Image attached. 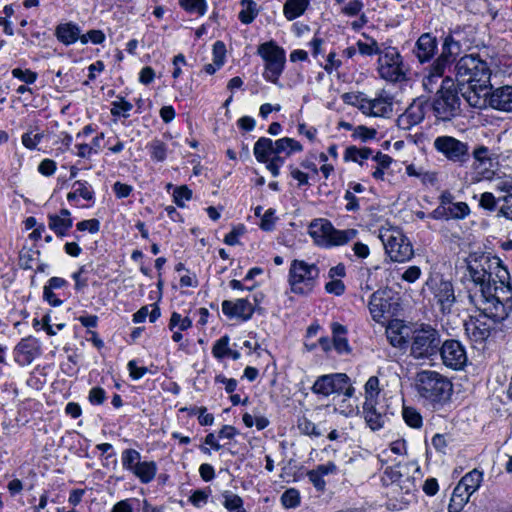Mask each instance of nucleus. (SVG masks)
Wrapping results in <instances>:
<instances>
[{
    "label": "nucleus",
    "mask_w": 512,
    "mask_h": 512,
    "mask_svg": "<svg viewBox=\"0 0 512 512\" xmlns=\"http://www.w3.org/2000/svg\"><path fill=\"white\" fill-rule=\"evenodd\" d=\"M403 479V475L400 471V466L396 465L394 467H387L384 471L383 481L386 482L390 480L391 487L393 485L399 483Z\"/></svg>",
    "instance_id": "nucleus-54"
},
{
    "label": "nucleus",
    "mask_w": 512,
    "mask_h": 512,
    "mask_svg": "<svg viewBox=\"0 0 512 512\" xmlns=\"http://www.w3.org/2000/svg\"><path fill=\"white\" fill-rule=\"evenodd\" d=\"M431 289L434 299L442 314H450L456 303V296L452 282L444 279L431 278L426 282Z\"/></svg>",
    "instance_id": "nucleus-13"
},
{
    "label": "nucleus",
    "mask_w": 512,
    "mask_h": 512,
    "mask_svg": "<svg viewBox=\"0 0 512 512\" xmlns=\"http://www.w3.org/2000/svg\"><path fill=\"white\" fill-rule=\"evenodd\" d=\"M368 306L373 320L378 323H384L393 316L392 303L385 291L374 292Z\"/></svg>",
    "instance_id": "nucleus-16"
},
{
    "label": "nucleus",
    "mask_w": 512,
    "mask_h": 512,
    "mask_svg": "<svg viewBox=\"0 0 512 512\" xmlns=\"http://www.w3.org/2000/svg\"><path fill=\"white\" fill-rule=\"evenodd\" d=\"M415 387L421 398L431 404H443L449 400L453 386L436 371L423 370L417 373Z\"/></svg>",
    "instance_id": "nucleus-2"
},
{
    "label": "nucleus",
    "mask_w": 512,
    "mask_h": 512,
    "mask_svg": "<svg viewBox=\"0 0 512 512\" xmlns=\"http://www.w3.org/2000/svg\"><path fill=\"white\" fill-rule=\"evenodd\" d=\"M494 263L497 265V268H498V271L496 273V277L499 279V282L501 283V287H498V294L500 295L501 297V300H503V298L507 297V294H502L500 289L501 288H507V287H510V283L508 282L506 285H505V281L506 280H509L510 276H509V272L508 270L505 268V267H502L501 266V263H500V259L499 258H494L493 259ZM510 293L512 294V291L510 290Z\"/></svg>",
    "instance_id": "nucleus-49"
},
{
    "label": "nucleus",
    "mask_w": 512,
    "mask_h": 512,
    "mask_svg": "<svg viewBox=\"0 0 512 512\" xmlns=\"http://www.w3.org/2000/svg\"><path fill=\"white\" fill-rule=\"evenodd\" d=\"M392 99L388 96L372 99L374 117H385L392 112Z\"/></svg>",
    "instance_id": "nucleus-35"
},
{
    "label": "nucleus",
    "mask_w": 512,
    "mask_h": 512,
    "mask_svg": "<svg viewBox=\"0 0 512 512\" xmlns=\"http://www.w3.org/2000/svg\"><path fill=\"white\" fill-rule=\"evenodd\" d=\"M437 50V40L429 33L422 34L415 45L414 53L421 63L429 61Z\"/></svg>",
    "instance_id": "nucleus-21"
},
{
    "label": "nucleus",
    "mask_w": 512,
    "mask_h": 512,
    "mask_svg": "<svg viewBox=\"0 0 512 512\" xmlns=\"http://www.w3.org/2000/svg\"><path fill=\"white\" fill-rule=\"evenodd\" d=\"M408 338L410 356L414 359H432L438 355L442 339L440 332L432 325H416Z\"/></svg>",
    "instance_id": "nucleus-3"
},
{
    "label": "nucleus",
    "mask_w": 512,
    "mask_h": 512,
    "mask_svg": "<svg viewBox=\"0 0 512 512\" xmlns=\"http://www.w3.org/2000/svg\"><path fill=\"white\" fill-rule=\"evenodd\" d=\"M489 105L494 109L512 112V86H503L492 91Z\"/></svg>",
    "instance_id": "nucleus-22"
},
{
    "label": "nucleus",
    "mask_w": 512,
    "mask_h": 512,
    "mask_svg": "<svg viewBox=\"0 0 512 512\" xmlns=\"http://www.w3.org/2000/svg\"><path fill=\"white\" fill-rule=\"evenodd\" d=\"M243 9L239 12V20L243 24H250L258 14L257 5L253 0H242Z\"/></svg>",
    "instance_id": "nucleus-38"
},
{
    "label": "nucleus",
    "mask_w": 512,
    "mask_h": 512,
    "mask_svg": "<svg viewBox=\"0 0 512 512\" xmlns=\"http://www.w3.org/2000/svg\"><path fill=\"white\" fill-rule=\"evenodd\" d=\"M157 466L153 461L140 462L132 472L142 483H150L156 475Z\"/></svg>",
    "instance_id": "nucleus-31"
},
{
    "label": "nucleus",
    "mask_w": 512,
    "mask_h": 512,
    "mask_svg": "<svg viewBox=\"0 0 512 512\" xmlns=\"http://www.w3.org/2000/svg\"><path fill=\"white\" fill-rule=\"evenodd\" d=\"M303 146L293 138L284 137L275 141L274 154L290 156L294 152H300Z\"/></svg>",
    "instance_id": "nucleus-30"
},
{
    "label": "nucleus",
    "mask_w": 512,
    "mask_h": 512,
    "mask_svg": "<svg viewBox=\"0 0 512 512\" xmlns=\"http://www.w3.org/2000/svg\"><path fill=\"white\" fill-rule=\"evenodd\" d=\"M222 497L224 499L223 505L229 512H246L243 508V500L237 494L224 491Z\"/></svg>",
    "instance_id": "nucleus-37"
},
{
    "label": "nucleus",
    "mask_w": 512,
    "mask_h": 512,
    "mask_svg": "<svg viewBox=\"0 0 512 512\" xmlns=\"http://www.w3.org/2000/svg\"><path fill=\"white\" fill-rule=\"evenodd\" d=\"M363 37H365L368 40V42H363L361 40L357 42V48L359 53L367 56H372L376 54L380 56V54L383 51L379 48L377 41L374 40L373 38L368 37L366 34H363Z\"/></svg>",
    "instance_id": "nucleus-40"
},
{
    "label": "nucleus",
    "mask_w": 512,
    "mask_h": 512,
    "mask_svg": "<svg viewBox=\"0 0 512 512\" xmlns=\"http://www.w3.org/2000/svg\"><path fill=\"white\" fill-rule=\"evenodd\" d=\"M226 47L222 41H216L213 45V62L220 68L224 64Z\"/></svg>",
    "instance_id": "nucleus-53"
},
{
    "label": "nucleus",
    "mask_w": 512,
    "mask_h": 512,
    "mask_svg": "<svg viewBox=\"0 0 512 512\" xmlns=\"http://www.w3.org/2000/svg\"><path fill=\"white\" fill-rule=\"evenodd\" d=\"M504 205L499 209L498 216L512 220V193L502 198Z\"/></svg>",
    "instance_id": "nucleus-63"
},
{
    "label": "nucleus",
    "mask_w": 512,
    "mask_h": 512,
    "mask_svg": "<svg viewBox=\"0 0 512 512\" xmlns=\"http://www.w3.org/2000/svg\"><path fill=\"white\" fill-rule=\"evenodd\" d=\"M319 277V269L315 264H308L303 260H293L289 270V284L291 291L308 295L315 287Z\"/></svg>",
    "instance_id": "nucleus-7"
},
{
    "label": "nucleus",
    "mask_w": 512,
    "mask_h": 512,
    "mask_svg": "<svg viewBox=\"0 0 512 512\" xmlns=\"http://www.w3.org/2000/svg\"><path fill=\"white\" fill-rule=\"evenodd\" d=\"M281 503L285 508H296L300 505V493L295 488L287 489L281 496Z\"/></svg>",
    "instance_id": "nucleus-47"
},
{
    "label": "nucleus",
    "mask_w": 512,
    "mask_h": 512,
    "mask_svg": "<svg viewBox=\"0 0 512 512\" xmlns=\"http://www.w3.org/2000/svg\"><path fill=\"white\" fill-rule=\"evenodd\" d=\"M376 134L377 132L375 129L361 125L354 129L353 136L360 138L362 141H367L375 138Z\"/></svg>",
    "instance_id": "nucleus-60"
},
{
    "label": "nucleus",
    "mask_w": 512,
    "mask_h": 512,
    "mask_svg": "<svg viewBox=\"0 0 512 512\" xmlns=\"http://www.w3.org/2000/svg\"><path fill=\"white\" fill-rule=\"evenodd\" d=\"M434 148L449 161L465 164L470 159L469 146L452 136H439L434 140Z\"/></svg>",
    "instance_id": "nucleus-12"
},
{
    "label": "nucleus",
    "mask_w": 512,
    "mask_h": 512,
    "mask_svg": "<svg viewBox=\"0 0 512 512\" xmlns=\"http://www.w3.org/2000/svg\"><path fill=\"white\" fill-rule=\"evenodd\" d=\"M314 394L329 396L331 394H343L350 398L354 395L355 389L350 378L345 373H332L319 376L312 388Z\"/></svg>",
    "instance_id": "nucleus-9"
},
{
    "label": "nucleus",
    "mask_w": 512,
    "mask_h": 512,
    "mask_svg": "<svg viewBox=\"0 0 512 512\" xmlns=\"http://www.w3.org/2000/svg\"><path fill=\"white\" fill-rule=\"evenodd\" d=\"M427 102L422 99L414 100L406 111L397 118V126L403 130L419 124L425 117V106Z\"/></svg>",
    "instance_id": "nucleus-18"
},
{
    "label": "nucleus",
    "mask_w": 512,
    "mask_h": 512,
    "mask_svg": "<svg viewBox=\"0 0 512 512\" xmlns=\"http://www.w3.org/2000/svg\"><path fill=\"white\" fill-rule=\"evenodd\" d=\"M222 311L230 318L237 317L246 321L252 317L254 308L246 299H238L235 302L225 300L222 302Z\"/></svg>",
    "instance_id": "nucleus-20"
},
{
    "label": "nucleus",
    "mask_w": 512,
    "mask_h": 512,
    "mask_svg": "<svg viewBox=\"0 0 512 512\" xmlns=\"http://www.w3.org/2000/svg\"><path fill=\"white\" fill-rule=\"evenodd\" d=\"M501 200L502 198L496 200L495 196L491 192H484L480 196L479 205L483 209L494 211L496 209L497 202Z\"/></svg>",
    "instance_id": "nucleus-55"
},
{
    "label": "nucleus",
    "mask_w": 512,
    "mask_h": 512,
    "mask_svg": "<svg viewBox=\"0 0 512 512\" xmlns=\"http://www.w3.org/2000/svg\"><path fill=\"white\" fill-rule=\"evenodd\" d=\"M472 156L475 160V164H474L475 169L484 167V169L486 170V173H483V175L486 178H489L490 177L489 174L491 173V171L487 168V165L491 166L492 158H491V153H490V150L488 149V147H486L484 145L477 146L473 150Z\"/></svg>",
    "instance_id": "nucleus-27"
},
{
    "label": "nucleus",
    "mask_w": 512,
    "mask_h": 512,
    "mask_svg": "<svg viewBox=\"0 0 512 512\" xmlns=\"http://www.w3.org/2000/svg\"><path fill=\"white\" fill-rule=\"evenodd\" d=\"M448 219H463L470 213V208L465 202L451 203L447 206Z\"/></svg>",
    "instance_id": "nucleus-43"
},
{
    "label": "nucleus",
    "mask_w": 512,
    "mask_h": 512,
    "mask_svg": "<svg viewBox=\"0 0 512 512\" xmlns=\"http://www.w3.org/2000/svg\"><path fill=\"white\" fill-rule=\"evenodd\" d=\"M414 490V483L410 479V477H406L402 479L399 483L393 485L391 487V492L397 494L399 491H403L406 497H402V500L405 502H409L410 498L413 496L412 491Z\"/></svg>",
    "instance_id": "nucleus-45"
},
{
    "label": "nucleus",
    "mask_w": 512,
    "mask_h": 512,
    "mask_svg": "<svg viewBox=\"0 0 512 512\" xmlns=\"http://www.w3.org/2000/svg\"><path fill=\"white\" fill-rule=\"evenodd\" d=\"M257 53L265 62L263 77L274 84L278 83L286 62L284 49L274 41H269L260 44Z\"/></svg>",
    "instance_id": "nucleus-8"
},
{
    "label": "nucleus",
    "mask_w": 512,
    "mask_h": 512,
    "mask_svg": "<svg viewBox=\"0 0 512 512\" xmlns=\"http://www.w3.org/2000/svg\"><path fill=\"white\" fill-rule=\"evenodd\" d=\"M402 415L404 421L410 427L420 428L422 426V416L415 408L403 406Z\"/></svg>",
    "instance_id": "nucleus-42"
},
{
    "label": "nucleus",
    "mask_w": 512,
    "mask_h": 512,
    "mask_svg": "<svg viewBox=\"0 0 512 512\" xmlns=\"http://www.w3.org/2000/svg\"><path fill=\"white\" fill-rule=\"evenodd\" d=\"M70 215L68 209H61L59 214H49L48 227L54 231L57 236H65L73 224Z\"/></svg>",
    "instance_id": "nucleus-23"
},
{
    "label": "nucleus",
    "mask_w": 512,
    "mask_h": 512,
    "mask_svg": "<svg viewBox=\"0 0 512 512\" xmlns=\"http://www.w3.org/2000/svg\"><path fill=\"white\" fill-rule=\"evenodd\" d=\"M13 77L19 79L20 81H23L27 84H32L37 79V73L33 72L29 69L22 70L20 68H15L12 70Z\"/></svg>",
    "instance_id": "nucleus-57"
},
{
    "label": "nucleus",
    "mask_w": 512,
    "mask_h": 512,
    "mask_svg": "<svg viewBox=\"0 0 512 512\" xmlns=\"http://www.w3.org/2000/svg\"><path fill=\"white\" fill-rule=\"evenodd\" d=\"M151 157L156 161H164L166 158V145L161 140L155 139L149 144Z\"/></svg>",
    "instance_id": "nucleus-51"
},
{
    "label": "nucleus",
    "mask_w": 512,
    "mask_h": 512,
    "mask_svg": "<svg viewBox=\"0 0 512 512\" xmlns=\"http://www.w3.org/2000/svg\"><path fill=\"white\" fill-rule=\"evenodd\" d=\"M356 229L337 230L326 219H314L309 225V235L315 243L324 246H340L347 244L357 236Z\"/></svg>",
    "instance_id": "nucleus-5"
},
{
    "label": "nucleus",
    "mask_w": 512,
    "mask_h": 512,
    "mask_svg": "<svg viewBox=\"0 0 512 512\" xmlns=\"http://www.w3.org/2000/svg\"><path fill=\"white\" fill-rule=\"evenodd\" d=\"M333 339L332 344L334 349L339 354H349L351 347L349 346L348 339L346 337L347 328L340 323L334 322L331 325Z\"/></svg>",
    "instance_id": "nucleus-24"
},
{
    "label": "nucleus",
    "mask_w": 512,
    "mask_h": 512,
    "mask_svg": "<svg viewBox=\"0 0 512 512\" xmlns=\"http://www.w3.org/2000/svg\"><path fill=\"white\" fill-rule=\"evenodd\" d=\"M385 251L394 262H405L413 256V248L408 238L398 230H387L380 235Z\"/></svg>",
    "instance_id": "nucleus-10"
},
{
    "label": "nucleus",
    "mask_w": 512,
    "mask_h": 512,
    "mask_svg": "<svg viewBox=\"0 0 512 512\" xmlns=\"http://www.w3.org/2000/svg\"><path fill=\"white\" fill-rule=\"evenodd\" d=\"M106 399L105 391L101 387H94L89 392V401L92 404L100 405Z\"/></svg>",
    "instance_id": "nucleus-64"
},
{
    "label": "nucleus",
    "mask_w": 512,
    "mask_h": 512,
    "mask_svg": "<svg viewBox=\"0 0 512 512\" xmlns=\"http://www.w3.org/2000/svg\"><path fill=\"white\" fill-rule=\"evenodd\" d=\"M457 87L473 83H490L488 64L476 54L461 57L454 66Z\"/></svg>",
    "instance_id": "nucleus-4"
},
{
    "label": "nucleus",
    "mask_w": 512,
    "mask_h": 512,
    "mask_svg": "<svg viewBox=\"0 0 512 512\" xmlns=\"http://www.w3.org/2000/svg\"><path fill=\"white\" fill-rule=\"evenodd\" d=\"M41 353L40 343L34 337L23 338L14 349V359L21 365H29Z\"/></svg>",
    "instance_id": "nucleus-17"
},
{
    "label": "nucleus",
    "mask_w": 512,
    "mask_h": 512,
    "mask_svg": "<svg viewBox=\"0 0 512 512\" xmlns=\"http://www.w3.org/2000/svg\"><path fill=\"white\" fill-rule=\"evenodd\" d=\"M490 83H473L457 87V91L466 99L470 106L475 108L485 107L491 94Z\"/></svg>",
    "instance_id": "nucleus-15"
},
{
    "label": "nucleus",
    "mask_w": 512,
    "mask_h": 512,
    "mask_svg": "<svg viewBox=\"0 0 512 512\" xmlns=\"http://www.w3.org/2000/svg\"><path fill=\"white\" fill-rule=\"evenodd\" d=\"M105 40V34L101 30H90L86 34L81 35L80 41L82 44L91 41L94 44H100Z\"/></svg>",
    "instance_id": "nucleus-59"
},
{
    "label": "nucleus",
    "mask_w": 512,
    "mask_h": 512,
    "mask_svg": "<svg viewBox=\"0 0 512 512\" xmlns=\"http://www.w3.org/2000/svg\"><path fill=\"white\" fill-rule=\"evenodd\" d=\"M229 342L230 338L228 335H224L220 339H218L212 347L213 356L217 359H223L225 357H228V353L230 350Z\"/></svg>",
    "instance_id": "nucleus-46"
},
{
    "label": "nucleus",
    "mask_w": 512,
    "mask_h": 512,
    "mask_svg": "<svg viewBox=\"0 0 512 512\" xmlns=\"http://www.w3.org/2000/svg\"><path fill=\"white\" fill-rule=\"evenodd\" d=\"M309 3L310 0H286L283 13L288 20H294L305 12Z\"/></svg>",
    "instance_id": "nucleus-29"
},
{
    "label": "nucleus",
    "mask_w": 512,
    "mask_h": 512,
    "mask_svg": "<svg viewBox=\"0 0 512 512\" xmlns=\"http://www.w3.org/2000/svg\"><path fill=\"white\" fill-rule=\"evenodd\" d=\"M438 354H440L443 364L454 370L462 369L467 362L465 348L458 340L442 341Z\"/></svg>",
    "instance_id": "nucleus-14"
},
{
    "label": "nucleus",
    "mask_w": 512,
    "mask_h": 512,
    "mask_svg": "<svg viewBox=\"0 0 512 512\" xmlns=\"http://www.w3.org/2000/svg\"><path fill=\"white\" fill-rule=\"evenodd\" d=\"M402 57L396 48L387 47L378 58V72L381 78L397 82L404 78Z\"/></svg>",
    "instance_id": "nucleus-11"
},
{
    "label": "nucleus",
    "mask_w": 512,
    "mask_h": 512,
    "mask_svg": "<svg viewBox=\"0 0 512 512\" xmlns=\"http://www.w3.org/2000/svg\"><path fill=\"white\" fill-rule=\"evenodd\" d=\"M73 188L77 192L78 196H81L83 199L87 201H91L94 198V192L88 186V183L85 181H75L73 183Z\"/></svg>",
    "instance_id": "nucleus-56"
},
{
    "label": "nucleus",
    "mask_w": 512,
    "mask_h": 512,
    "mask_svg": "<svg viewBox=\"0 0 512 512\" xmlns=\"http://www.w3.org/2000/svg\"><path fill=\"white\" fill-rule=\"evenodd\" d=\"M491 262V259L485 255L468 260L467 270L477 288L474 293L470 292L469 299L485 316L495 322H501L512 312V295L510 287L501 288V293L507 294V297L501 300L496 282L491 283V272L488 271L491 268Z\"/></svg>",
    "instance_id": "nucleus-1"
},
{
    "label": "nucleus",
    "mask_w": 512,
    "mask_h": 512,
    "mask_svg": "<svg viewBox=\"0 0 512 512\" xmlns=\"http://www.w3.org/2000/svg\"><path fill=\"white\" fill-rule=\"evenodd\" d=\"M453 85L451 79H444L432 103L434 115L439 120L449 121L460 114V99L457 89H452Z\"/></svg>",
    "instance_id": "nucleus-6"
},
{
    "label": "nucleus",
    "mask_w": 512,
    "mask_h": 512,
    "mask_svg": "<svg viewBox=\"0 0 512 512\" xmlns=\"http://www.w3.org/2000/svg\"><path fill=\"white\" fill-rule=\"evenodd\" d=\"M450 65L451 63L439 56L431 65L430 73L424 79V86H427L428 83H432L433 78L441 77L444 74L446 67Z\"/></svg>",
    "instance_id": "nucleus-39"
},
{
    "label": "nucleus",
    "mask_w": 512,
    "mask_h": 512,
    "mask_svg": "<svg viewBox=\"0 0 512 512\" xmlns=\"http://www.w3.org/2000/svg\"><path fill=\"white\" fill-rule=\"evenodd\" d=\"M363 411L368 426L374 431L381 429L388 420L387 407L378 401L371 402V404L364 402Z\"/></svg>",
    "instance_id": "nucleus-19"
},
{
    "label": "nucleus",
    "mask_w": 512,
    "mask_h": 512,
    "mask_svg": "<svg viewBox=\"0 0 512 512\" xmlns=\"http://www.w3.org/2000/svg\"><path fill=\"white\" fill-rule=\"evenodd\" d=\"M371 154L372 150L368 147L357 148L356 146H349L345 150L344 160L358 162L362 165V160L368 159Z\"/></svg>",
    "instance_id": "nucleus-36"
},
{
    "label": "nucleus",
    "mask_w": 512,
    "mask_h": 512,
    "mask_svg": "<svg viewBox=\"0 0 512 512\" xmlns=\"http://www.w3.org/2000/svg\"><path fill=\"white\" fill-rule=\"evenodd\" d=\"M42 138L43 134L41 133L35 135H32L30 132L24 133L22 135V144L28 149H34Z\"/></svg>",
    "instance_id": "nucleus-61"
},
{
    "label": "nucleus",
    "mask_w": 512,
    "mask_h": 512,
    "mask_svg": "<svg viewBox=\"0 0 512 512\" xmlns=\"http://www.w3.org/2000/svg\"><path fill=\"white\" fill-rule=\"evenodd\" d=\"M365 402H371L378 401V395L380 393L379 389V379L376 376H371L366 384H365Z\"/></svg>",
    "instance_id": "nucleus-44"
},
{
    "label": "nucleus",
    "mask_w": 512,
    "mask_h": 512,
    "mask_svg": "<svg viewBox=\"0 0 512 512\" xmlns=\"http://www.w3.org/2000/svg\"><path fill=\"white\" fill-rule=\"evenodd\" d=\"M465 326L467 334L476 342L484 341L490 336V328L479 320L471 319Z\"/></svg>",
    "instance_id": "nucleus-28"
},
{
    "label": "nucleus",
    "mask_w": 512,
    "mask_h": 512,
    "mask_svg": "<svg viewBox=\"0 0 512 512\" xmlns=\"http://www.w3.org/2000/svg\"><path fill=\"white\" fill-rule=\"evenodd\" d=\"M122 465L125 469L133 472L141 462V455L135 449H126L122 452Z\"/></svg>",
    "instance_id": "nucleus-41"
},
{
    "label": "nucleus",
    "mask_w": 512,
    "mask_h": 512,
    "mask_svg": "<svg viewBox=\"0 0 512 512\" xmlns=\"http://www.w3.org/2000/svg\"><path fill=\"white\" fill-rule=\"evenodd\" d=\"M55 35L65 45L75 43L81 37L79 27L73 23L59 24L56 27Z\"/></svg>",
    "instance_id": "nucleus-25"
},
{
    "label": "nucleus",
    "mask_w": 512,
    "mask_h": 512,
    "mask_svg": "<svg viewBox=\"0 0 512 512\" xmlns=\"http://www.w3.org/2000/svg\"><path fill=\"white\" fill-rule=\"evenodd\" d=\"M179 3L189 13L204 15L206 12L205 0H179Z\"/></svg>",
    "instance_id": "nucleus-48"
},
{
    "label": "nucleus",
    "mask_w": 512,
    "mask_h": 512,
    "mask_svg": "<svg viewBox=\"0 0 512 512\" xmlns=\"http://www.w3.org/2000/svg\"><path fill=\"white\" fill-rule=\"evenodd\" d=\"M79 231L88 230L90 233H97L100 229V223L97 219L83 220L77 223Z\"/></svg>",
    "instance_id": "nucleus-62"
},
{
    "label": "nucleus",
    "mask_w": 512,
    "mask_h": 512,
    "mask_svg": "<svg viewBox=\"0 0 512 512\" xmlns=\"http://www.w3.org/2000/svg\"><path fill=\"white\" fill-rule=\"evenodd\" d=\"M112 109L111 114L114 116H119L121 113L123 117L127 118L129 117L128 112L132 109V104L123 98L120 99V101H114L112 103Z\"/></svg>",
    "instance_id": "nucleus-52"
},
{
    "label": "nucleus",
    "mask_w": 512,
    "mask_h": 512,
    "mask_svg": "<svg viewBox=\"0 0 512 512\" xmlns=\"http://www.w3.org/2000/svg\"><path fill=\"white\" fill-rule=\"evenodd\" d=\"M173 197L175 203L179 207H183V200H190L192 197V191L187 186L183 185L174 190Z\"/></svg>",
    "instance_id": "nucleus-58"
},
{
    "label": "nucleus",
    "mask_w": 512,
    "mask_h": 512,
    "mask_svg": "<svg viewBox=\"0 0 512 512\" xmlns=\"http://www.w3.org/2000/svg\"><path fill=\"white\" fill-rule=\"evenodd\" d=\"M297 427L302 434L308 436L319 437L322 435L318 427L306 417H302L298 420Z\"/></svg>",
    "instance_id": "nucleus-50"
},
{
    "label": "nucleus",
    "mask_w": 512,
    "mask_h": 512,
    "mask_svg": "<svg viewBox=\"0 0 512 512\" xmlns=\"http://www.w3.org/2000/svg\"><path fill=\"white\" fill-rule=\"evenodd\" d=\"M470 496L469 492H465V490L462 489V486L457 485L453 490L450 503L448 505V512H460L468 502Z\"/></svg>",
    "instance_id": "nucleus-33"
},
{
    "label": "nucleus",
    "mask_w": 512,
    "mask_h": 512,
    "mask_svg": "<svg viewBox=\"0 0 512 512\" xmlns=\"http://www.w3.org/2000/svg\"><path fill=\"white\" fill-rule=\"evenodd\" d=\"M482 478V473L474 469L463 476L457 485L462 486V489H464L465 492L467 491L472 495L479 488Z\"/></svg>",
    "instance_id": "nucleus-34"
},
{
    "label": "nucleus",
    "mask_w": 512,
    "mask_h": 512,
    "mask_svg": "<svg viewBox=\"0 0 512 512\" xmlns=\"http://www.w3.org/2000/svg\"><path fill=\"white\" fill-rule=\"evenodd\" d=\"M275 142L270 138L260 137L254 144L253 153L257 161L266 163L274 154Z\"/></svg>",
    "instance_id": "nucleus-26"
},
{
    "label": "nucleus",
    "mask_w": 512,
    "mask_h": 512,
    "mask_svg": "<svg viewBox=\"0 0 512 512\" xmlns=\"http://www.w3.org/2000/svg\"><path fill=\"white\" fill-rule=\"evenodd\" d=\"M460 53V43L455 41L451 35L445 37L440 56L452 64Z\"/></svg>",
    "instance_id": "nucleus-32"
}]
</instances>
